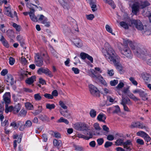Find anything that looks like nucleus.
Returning a JSON list of instances; mask_svg holds the SVG:
<instances>
[{"label": "nucleus", "mask_w": 151, "mask_h": 151, "mask_svg": "<svg viewBox=\"0 0 151 151\" xmlns=\"http://www.w3.org/2000/svg\"><path fill=\"white\" fill-rule=\"evenodd\" d=\"M105 49H103L102 52L107 60L112 62L119 71L122 70V67L120 63V58L115 53L111 46L107 42L104 44Z\"/></svg>", "instance_id": "f257e3e1"}, {"label": "nucleus", "mask_w": 151, "mask_h": 151, "mask_svg": "<svg viewBox=\"0 0 151 151\" xmlns=\"http://www.w3.org/2000/svg\"><path fill=\"white\" fill-rule=\"evenodd\" d=\"M125 44H129V46L133 50L134 55L139 57H140L142 55H148V52L147 50L142 47L139 44H137L135 42H132L129 40L124 41Z\"/></svg>", "instance_id": "f03ea898"}, {"label": "nucleus", "mask_w": 151, "mask_h": 151, "mask_svg": "<svg viewBox=\"0 0 151 151\" xmlns=\"http://www.w3.org/2000/svg\"><path fill=\"white\" fill-rule=\"evenodd\" d=\"M122 48L120 49V50L122 54L126 56L128 58H131L132 57V54L129 47L128 46V44H125Z\"/></svg>", "instance_id": "7ed1b4c3"}, {"label": "nucleus", "mask_w": 151, "mask_h": 151, "mask_svg": "<svg viewBox=\"0 0 151 151\" xmlns=\"http://www.w3.org/2000/svg\"><path fill=\"white\" fill-rule=\"evenodd\" d=\"M76 129L82 131L83 132L88 129V126L84 123H77L74 125Z\"/></svg>", "instance_id": "20e7f679"}, {"label": "nucleus", "mask_w": 151, "mask_h": 151, "mask_svg": "<svg viewBox=\"0 0 151 151\" xmlns=\"http://www.w3.org/2000/svg\"><path fill=\"white\" fill-rule=\"evenodd\" d=\"M35 63L39 67H42L44 63L43 58L38 53L36 54L35 57Z\"/></svg>", "instance_id": "39448f33"}, {"label": "nucleus", "mask_w": 151, "mask_h": 151, "mask_svg": "<svg viewBox=\"0 0 151 151\" xmlns=\"http://www.w3.org/2000/svg\"><path fill=\"white\" fill-rule=\"evenodd\" d=\"M4 14L7 16L11 18H13L14 17H17V14L16 11L14 12V14H12L10 6H4Z\"/></svg>", "instance_id": "423d86ee"}, {"label": "nucleus", "mask_w": 151, "mask_h": 151, "mask_svg": "<svg viewBox=\"0 0 151 151\" xmlns=\"http://www.w3.org/2000/svg\"><path fill=\"white\" fill-rule=\"evenodd\" d=\"M37 73L39 74H41L42 73H45L50 78L53 76L52 72L47 68H44L41 67L38 69Z\"/></svg>", "instance_id": "0eeeda50"}, {"label": "nucleus", "mask_w": 151, "mask_h": 151, "mask_svg": "<svg viewBox=\"0 0 151 151\" xmlns=\"http://www.w3.org/2000/svg\"><path fill=\"white\" fill-rule=\"evenodd\" d=\"M89 91L91 94L95 96H99V92L97 88L92 84L89 85Z\"/></svg>", "instance_id": "6e6552de"}, {"label": "nucleus", "mask_w": 151, "mask_h": 151, "mask_svg": "<svg viewBox=\"0 0 151 151\" xmlns=\"http://www.w3.org/2000/svg\"><path fill=\"white\" fill-rule=\"evenodd\" d=\"M131 22L132 25H134L137 29L142 30L143 29V25L139 20H132Z\"/></svg>", "instance_id": "1a4fd4ad"}, {"label": "nucleus", "mask_w": 151, "mask_h": 151, "mask_svg": "<svg viewBox=\"0 0 151 151\" xmlns=\"http://www.w3.org/2000/svg\"><path fill=\"white\" fill-rule=\"evenodd\" d=\"M132 20H130L126 22L122 21L120 22L119 24L121 26L125 29H128L129 26L131 27L132 26V24L131 22Z\"/></svg>", "instance_id": "9d476101"}, {"label": "nucleus", "mask_w": 151, "mask_h": 151, "mask_svg": "<svg viewBox=\"0 0 151 151\" xmlns=\"http://www.w3.org/2000/svg\"><path fill=\"white\" fill-rule=\"evenodd\" d=\"M3 100L5 104H8L11 102V95L10 92L5 93L3 96Z\"/></svg>", "instance_id": "9b49d317"}, {"label": "nucleus", "mask_w": 151, "mask_h": 151, "mask_svg": "<svg viewBox=\"0 0 151 151\" xmlns=\"http://www.w3.org/2000/svg\"><path fill=\"white\" fill-rule=\"evenodd\" d=\"M123 147L126 150L130 151L132 150V143L130 140H127L126 142H124L123 145Z\"/></svg>", "instance_id": "f8f14e48"}, {"label": "nucleus", "mask_w": 151, "mask_h": 151, "mask_svg": "<svg viewBox=\"0 0 151 151\" xmlns=\"http://www.w3.org/2000/svg\"><path fill=\"white\" fill-rule=\"evenodd\" d=\"M141 76L146 83H149L151 80V75L146 73H142Z\"/></svg>", "instance_id": "ddd939ff"}, {"label": "nucleus", "mask_w": 151, "mask_h": 151, "mask_svg": "<svg viewBox=\"0 0 151 151\" xmlns=\"http://www.w3.org/2000/svg\"><path fill=\"white\" fill-rule=\"evenodd\" d=\"M6 81V84L8 85H11L12 86L14 84L15 82L13 76L11 75L7 76Z\"/></svg>", "instance_id": "4468645a"}, {"label": "nucleus", "mask_w": 151, "mask_h": 151, "mask_svg": "<svg viewBox=\"0 0 151 151\" xmlns=\"http://www.w3.org/2000/svg\"><path fill=\"white\" fill-rule=\"evenodd\" d=\"M32 123L31 121L30 120H27L26 121L25 124H23L21 127L20 128V131H23L26 128H28L31 127L32 125Z\"/></svg>", "instance_id": "2eb2a0df"}, {"label": "nucleus", "mask_w": 151, "mask_h": 151, "mask_svg": "<svg viewBox=\"0 0 151 151\" xmlns=\"http://www.w3.org/2000/svg\"><path fill=\"white\" fill-rule=\"evenodd\" d=\"M139 6L137 4H133L132 6V13L135 15H137V13L139 12Z\"/></svg>", "instance_id": "dca6fc26"}, {"label": "nucleus", "mask_w": 151, "mask_h": 151, "mask_svg": "<svg viewBox=\"0 0 151 151\" xmlns=\"http://www.w3.org/2000/svg\"><path fill=\"white\" fill-rule=\"evenodd\" d=\"M139 5L141 9H143L150 5V4L148 1H140Z\"/></svg>", "instance_id": "f3484780"}, {"label": "nucleus", "mask_w": 151, "mask_h": 151, "mask_svg": "<svg viewBox=\"0 0 151 151\" xmlns=\"http://www.w3.org/2000/svg\"><path fill=\"white\" fill-rule=\"evenodd\" d=\"M83 133L86 136V137H87V140H88L92 138L93 137V134L91 131L88 130V129L84 131Z\"/></svg>", "instance_id": "a211bd4d"}, {"label": "nucleus", "mask_w": 151, "mask_h": 151, "mask_svg": "<svg viewBox=\"0 0 151 151\" xmlns=\"http://www.w3.org/2000/svg\"><path fill=\"white\" fill-rule=\"evenodd\" d=\"M97 120L100 122H105V120L106 118V115L102 113H100L97 116Z\"/></svg>", "instance_id": "6ab92c4d"}, {"label": "nucleus", "mask_w": 151, "mask_h": 151, "mask_svg": "<svg viewBox=\"0 0 151 151\" xmlns=\"http://www.w3.org/2000/svg\"><path fill=\"white\" fill-rule=\"evenodd\" d=\"M36 78L35 76H32L31 77L27 78L26 80V82L28 84H31L33 83L35 81H36Z\"/></svg>", "instance_id": "aec40b11"}, {"label": "nucleus", "mask_w": 151, "mask_h": 151, "mask_svg": "<svg viewBox=\"0 0 151 151\" xmlns=\"http://www.w3.org/2000/svg\"><path fill=\"white\" fill-rule=\"evenodd\" d=\"M91 72L92 73L90 75L91 76L95 79H97L98 78V76L101 75L99 74L96 70H95L94 69H91Z\"/></svg>", "instance_id": "412c9836"}, {"label": "nucleus", "mask_w": 151, "mask_h": 151, "mask_svg": "<svg viewBox=\"0 0 151 151\" xmlns=\"http://www.w3.org/2000/svg\"><path fill=\"white\" fill-rule=\"evenodd\" d=\"M30 18L34 22H37L38 21V19L37 17H36L34 14V12L33 11H30L29 12Z\"/></svg>", "instance_id": "4be33fe9"}, {"label": "nucleus", "mask_w": 151, "mask_h": 151, "mask_svg": "<svg viewBox=\"0 0 151 151\" xmlns=\"http://www.w3.org/2000/svg\"><path fill=\"white\" fill-rule=\"evenodd\" d=\"M1 42L3 45L6 47L8 48L9 47V45L8 44V42L3 36H1Z\"/></svg>", "instance_id": "5701e85b"}, {"label": "nucleus", "mask_w": 151, "mask_h": 151, "mask_svg": "<svg viewBox=\"0 0 151 151\" xmlns=\"http://www.w3.org/2000/svg\"><path fill=\"white\" fill-rule=\"evenodd\" d=\"M88 2L89 3L93 12H95L97 10L96 5L92 0H90V1Z\"/></svg>", "instance_id": "b1692460"}, {"label": "nucleus", "mask_w": 151, "mask_h": 151, "mask_svg": "<svg viewBox=\"0 0 151 151\" xmlns=\"http://www.w3.org/2000/svg\"><path fill=\"white\" fill-rule=\"evenodd\" d=\"M93 127L95 130L97 131L96 132V134L99 135L100 133L99 131L101 129V128L100 127L99 124L97 123H94L93 124Z\"/></svg>", "instance_id": "393cba45"}, {"label": "nucleus", "mask_w": 151, "mask_h": 151, "mask_svg": "<svg viewBox=\"0 0 151 151\" xmlns=\"http://www.w3.org/2000/svg\"><path fill=\"white\" fill-rule=\"evenodd\" d=\"M20 105L19 104H16L14 107H13V111L14 114L18 113L20 110Z\"/></svg>", "instance_id": "a878e982"}, {"label": "nucleus", "mask_w": 151, "mask_h": 151, "mask_svg": "<svg viewBox=\"0 0 151 151\" xmlns=\"http://www.w3.org/2000/svg\"><path fill=\"white\" fill-rule=\"evenodd\" d=\"M139 95L142 99L144 101H145L148 99L147 94L142 90Z\"/></svg>", "instance_id": "bb28decb"}, {"label": "nucleus", "mask_w": 151, "mask_h": 151, "mask_svg": "<svg viewBox=\"0 0 151 151\" xmlns=\"http://www.w3.org/2000/svg\"><path fill=\"white\" fill-rule=\"evenodd\" d=\"M75 44L76 46L78 47H82V43L81 40L80 39H76L74 41Z\"/></svg>", "instance_id": "cd10ccee"}, {"label": "nucleus", "mask_w": 151, "mask_h": 151, "mask_svg": "<svg viewBox=\"0 0 151 151\" xmlns=\"http://www.w3.org/2000/svg\"><path fill=\"white\" fill-rule=\"evenodd\" d=\"M124 139H118L115 142V145L116 146H122L123 145L124 143Z\"/></svg>", "instance_id": "c85d7f7f"}, {"label": "nucleus", "mask_w": 151, "mask_h": 151, "mask_svg": "<svg viewBox=\"0 0 151 151\" xmlns=\"http://www.w3.org/2000/svg\"><path fill=\"white\" fill-rule=\"evenodd\" d=\"M55 104H50V103H47L46 104V108L47 109H49L50 110L54 109L55 108Z\"/></svg>", "instance_id": "c756f323"}, {"label": "nucleus", "mask_w": 151, "mask_h": 151, "mask_svg": "<svg viewBox=\"0 0 151 151\" xmlns=\"http://www.w3.org/2000/svg\"><path fill=\"white\" fill-rule=\"evenodd\" d=\"M25 106L26 108L28 110H31L33 109V105L29 102L26 103L25 104Z\"/></svg>", "instance_id": "7c9ffc66"}, {"label": "nucleus", "mask_w": 151, "mask_h": 151, "mask_svg": "<svg viewBox=\"0 0 151 151\" xmlns=\"http://www.w3.org/2000/svg\"><path fill=\"white\" fill-rule=\"evenodd\" d=\"M97 79L99 80L100 82L104 85H107V84L106 82L104 80L103 77L101 75L98 76V78H97Z\"/></svg>", "instance_id": "2f4dec72"}, {"label": "nucleus", "mask_w": 151, "mask_h": 151, "mask_svg": "<svg viewBox=\"0 0 151 151\" xmlns=\"http://www.w3.org/2000/svg\"><path fill=\"white\" fill-rule=\"evenodd\" d=\"M57 123H62V122H64L67 124H68L69 123V122L68 121V120H67L66 119H64L63 117H60V118L57 121Z\"/></svg>", "instance_id": "473e14b6"}, {"label": "nucleus", "mask_w": 151, "mask_h": 151, "mask_svg": "<svg viewBox=\"0 0 151 151\" xmlns=\"http://www.w3.org/2000/svg\"><path fill=\"white\" fill-rule=\"evenodd\" d=\"M89 114L92 118H95L96 115V111L93 109H91L89 112Z\"/></svg>", "instance_id": "72a5a7b5"}, {"label": "nucleus", "mask_w": 151, "mask_h": 151, "mask_svg": "<svg viewBox=\"0 0 151 151\" xmlns=\"http://www.w3.org/2000/svg\"><path fill=\"white\" fill-rule=\"evenodd\" d=\"M8 104H5V112L8 113L9 112L13 111V107L12 106H8Z\"/></svg>", "instance_id": "f704fd0d"}, {"label": "nucleus", "mask_w": 151, "mask_h": 151, "mask_svg": "<svg viewBox=\"0 0 151 151\" xmlns=\"http://www.w3.org/2000/svg\"><path fill=\"white\" fill-rule=\"evenodd\" d=\"M41 23L44 24L45 26L47 27H49L50 26V22L48 21L47 19V18H45L44 19H43Z\"/></svg>", "instance_id": "c9c22d12"}, {"label": "nucleus", "mask_w": 151, "mask_h": 151, "mask_svg": "<svg viewBox=\"0 0 151 151\" xmlns=\"http://www.w3.org/2000/svg\"><path fill=\"white\" fill-rule=\"evenodd\" d=\"M27 6L31 10L30 11H33L34 12H35V11L34 9L35 7L37 8V6L32 4H28Z\"/></svg>", "instance_id": "e433bc0d"}, {"label": "nucleus", "mask_w": 151, "mask_h": 151, "mask_svg": "<svg viewBox=\"0 0 151 151\" xmlns=\"http://www.w3.org/2000/svg\"><path fill=\"white\" fill-rule=\"evenodd\" d=\"M22 140V137H19L17 140H15L13 142V146L14 149L16 148L17 145V142L18 143H19L21 142Z\"/></svg>", "instance_id": "4c0bfd02"}, {"label": "nucleus", "mask_w": 151, "mask_h": 151, "mask_svg": "<svg viewBox=\"0 0 151 151\" xmlns=\"http://www.w3.org/2000/svg\"><path fill=\"white\" fill-rule=\"evenodd\" d=\"M138 128L145 129H146L148 128V127L144 125L142 122L141 123L140 122H138Z\"/></svg>", "instance_id": "58836bf2"}, {"label": "nucleus", "mask_w": 151, "mask_h": 151, "mask_svg": "<svg viewBox=\"0 0 151 151\" xmlns=\"http://www.w3.org/2000/svg\"><path fill=\"white\" fill-rule=\"evenodd\" d=\"M35 99L37 101H40L42 99V97L40 96V93L35 94L34 95Z\"/></svg>", "instance_id": "ea45409f"}, {"label": "nucleus", "mask_w": 151, "mask_h": 151, "mask_svg": "<svg viewBox=\"0 0 151 151\" xmlns=\"http://www.w3.org/2000/svg\"><path fill=\"white\" fill-rule=\"evenodd\" d=\"M60 114L64 117H68L69 116V115L68 113V111L67 110L65 112H64L63 111H61V110L60 109Z\"/></svg>", "instance_id": "a19ab883"}, {"label": "nucleus", "mask_w": 151, "mask_h": 151, "mask_svg": "<svg viewBox=\"0 0 151 151\" xmlns=\"http://www.w3.org/2000/svg\"><path fill=\"white\" fill-rule=\"evenodd\" d=\"M146 133L143 131H140L136 133L137 135L138 136H140L142 137H143Z\"/></svg>", "instance_id": "79ce46f5"}, {"label": "nucleus", "mask_w": 151, "mask_h": 151, "mask_svg": "<svg viewBox=\"0 0 151 151\" xmlns=\"http://www.w3.org/2000/svg\"><path fill=\"white\" fill-rule=\"evenodd\" d=\"M28 72L27 71L21 73L20 78L21 79H23L24 78L27 77Z\"/></svg>", "instance_id": "37998d69"}, {"label": "nucleus", "mask_w": 151, "mask_h": 151, "mask_svg": "<svg viewBox=\"0 0 151 151\" xmlns=\"http://www.w3.org/2000/svg\"><path fill=\"white\" fill-rule=\"evenodd\" d=\"M13 27H14L16 30L18 32H19L21 30V27L20 26L17 25L15 23H14L12 25Z\"/></svg>", "instance_id": "c03bdc74"}, {"label": "nucleus", "mask_w": 151, "mask_h": 151, "mask_svg": "<svg viewBox=\"0 0 151 151\" xmlns=\"http://www.w3.org/2000/svg\"><path fill=\"white\" fill-rule=\"evenodd\" d=\"M59 3L63 6H64L68 3L67 0H58Z\"/></svg>", "instance_id": "a18cd8bd"}, {"label": "nucleus", "mask_w": 151, "mask_h": 151, "mask_svg": "<svg viewBox=\"0 0 151 151\" xmlns=\"http://www.w3.org/2000/svg\"><path fill=\"white\" fill-rule=\"evenodd\" d=\"M129 97L133 99L134 101H136L139 100V99L136 97L132 93H130L129 95Z\"/></svg>", "instance_id": "49530a36"}, {"label": "nucleus", "mask_w": 151, "mask_h": 151, "mask_svg": "<svg viewBox=\"0 0 151 151\" xmlns=\"http://www.w3.org/2000/svg\"><path fill=\"white\" fill-rule=\"evenodd\" d=\"M60 106L64 109H67L68 107L62 101H60L59 102Z\"/></svg>", "instance_id": "de8ad7c7"}, {"label": "nucleus", "mask_w": 151, "mask_h": 151, "mask_svg": "<svg viewBox=\"0 0 151 151\" xmlns=\"http://www.w3.org/2000/svg\"><path fill=\"white\" fill-rule=\"evenodd\" d=\"M51 132H52V134L55 137L58 138H60V134L58 132H53L52 131H51Z\"/></svg>", "instance_id": "09e8293b"}, {"label": "nucleus", "mask_w": 151, "mask_h": 151, "mask_svg": "<svg viewBox=\"0 0 151 151\" xmlns=\"http://www.w3.org/2000/svg\"><path fill=\"white\" fill-rule=\"evenodd\" d=\"M105 27L106 30L108 32L111 33L112 35H114V34L112 32V29L111 28V27L109 25L106 24V25Z\"/></svg>", "instance_id": "8fccbe9b"}, {"label": "nucleus", "mask_w": 151, "mask_h": 151, "mask_svg": "<svg viewBox=\"0 0 151 151\" xmlns=\"http://www.w3.org/2000/svg\"><path fill=\"white\" fill-rule=\"evenodd\" d=\"M102 128L103 130L106 131V132L104 133V134L106 135H107L108 133L109 132V128L106 125H103L102 127Z\"/></svg>", "instance_id": "3c124183"}, {"label": "nucleus", "mask_w": 151, "mask_h": 151, "mask_svg": "<svg viewBox=\"0 0 151 151\" xmlns=\"http://www.w3.org/2000/svg\"><path fill=\"white\" fill-rule=\"evenodd\" d=\"M129 80L134 85L137 86L138 84L137 82L136 81L133 77H131L129 78Z\"/></svg>", "instance_id": "603ef678"}, {"label": "nucleus", "mask_w": 151, "mask_h": 151, "mask_svg": "<svg viewBox=\"0 0 151 151\" xmlns=\"http://www.w3.org/2000/svg\"><path fill=\"white\" fill-rule=\"evenodd\" d=\"M44 96L46 98L48 99H52L53 98V96L49 93H45L44 94Z\"/></svg>", "instance_id": "864d4df0"}, {"label": "nucleus", "mask_w": 151, "mask_h": 151, "mask_svg": "<svg viewBox=\"0 0 151 151\" xmlns=\"http://www.w3.org/2000/svg\"><path fill=\"white\" fill-rule=\"evenodd\" d=\"M7 35L9 37H13L14 36V32L12 30H8L7 32Z\"/></svg>", "instance_id": "5fc2aeb1"}, {"label": "nucleus", "mask_w": 151, "mask_h": 151, "mask_svg": "<svg viewBox=\"0 0 151 151\" xmlns=\"http://www.w3.org/2000/svg\"><path fill=\"white\" fill-rule=\"evenodd\" d=\"M10 126L12 127L15 129H17V127L16 122L15 121H13L10 124Z\"/></svg>", "instance_id": "6e6d98bb"}, {"label": "nucleus", "mask_w": 151, "mask_h": 151, "mask_svg": "<svg viewBox=\"0 0 151 151\" xmlns=\"http://www.w3.org/2000/svg\"><path fill=\"white\" fill-rule=\"evenodd\" d=\"M17 127V129L19 128V129L20 130V128L22 126H23V122L21 121H19L16 122Z\"/></svg>", "instance_id": "4d7b16f0"}, {"label": "nucleus", "mask_w": 151, "mask_h": 151, "mask_svg": "<svg viewBox=\"0 0 151 151\" xmlns=\"http://www.w3.org/2000/svg\"><path fill=\"white\" fill-rule=\"evenodd\" d=\"M15 59L13 57H10L9 59V63L11 65H13L15 63Z\"/></svg>", "instance_id": "13d9d810"}, {"label": "nucleus", "mask_w": 151, "mask_h": 151, "mask_svg": "<svg viewBox=\"0 0 151 151\" xmlns=\"http://www.w3.org/2000/svg\"><path fill=\"white\" fill-rule=\"evenodd\" d=\"M138 122H134L132 123L130 127L131 128H138Z\"/></svg>", "instance_id": "bf43d9fd"}, {"label": "nucleus", "mask_w": 151, "mask_h": 151, "mask_svg": "<svg viewBox=\"0 0 151 151\" xmlns=\"http://www.w3.org/2000/svg\"><path fill=\"white\" fill-rule=\"evenodd\" d=\"M37 17L38 19V21H40L41 22L43 20V19H44L45 18H46L43 15H40V16L38 15L37 16Z\"/></svg>", "instance_id": "052dcab7"}, {"label": "nucleus", "mask_w": 151, "mask_h": 151, "mask_svg": "<svg viewBox=\"0 0 151 151\" xmlns=\"http://www.w3.org/2000/svg\"><path fill=\"white\" fill-rule=\"evenodd\" d=\"M143 138L147 142H148L150 141L151 139V138L150 137L147 133L145 134Z\"/></svg>", "instance_id": "680f3d73"}, {"label": "nucleus", "mask_w": 151, "mask_h": 151, "mask_svg": "<svg viewBox=\"0 0 151 151\" xmlns=\"http://www.w3.org/2000/svg\"><path fill=\"white\" fill-rule=\"evenodd\" d=\"M88 54L84 52H82L80 54V55L82 59L84 60L87 58Z\"/></svg>", "instance_id": "e2e57ef3"}, {"label": "nucleus", "mask_w": 151, "mask_h": 151, "mask_svg": "<svg viewBox=\"0 0 151 151\" xmlns=\"http://www.w3.org/2000/svg\"><path fill=\"white\" fill-rule=\"evenodd\" d=\"M118 83V81L116 80H114L110 81V84L111 86H115Z\"/></svg>", "instance_id": "0e129e2a"}, {"label": "nucleus", "mask_w": 151, "mask_h": 151, "mask_svg": "<svg viewBox=\"0 0 151 151\" xmlns=\"http://www.w3.org/2000/svg\"><path fill=\"white\" fill-rule=\"evenodd\" d=\"M107 73L109 76H113L114 74V71L113 69L108 70Z\"/></svg>", "instance_id": "69168bd1"}, {"label": "nucleus", "mask_w": 151, "mask_h": 151, "mask_svg": "<svg viewBox=\"0 0 151 151\" xmlns=\"http://www.w3.org/2000/svg\"><path fill=\"white\" fill-rule=\"evenodd\" d=\"M97 142L99 145H101L103 143L104 140L103 138H99L97 139Z\"/></svg>", "instance_id": "338daca9"}, {"label": "nucleus", "mask_w": 151, "mask_h": 151, "mask_svg": "<svg viewBox=\"0 0 151 151\" xmlns=\"http://www.w3.org/2000/svg\"><path fill=\"white\" fill-rule=\"evenodd\" d=\"M112 145V143L109 141H107L106 142L104 145V147L105 148H108L111 146Z\"/></svg>", "instance_id": "774afa93"}]
</instances>
